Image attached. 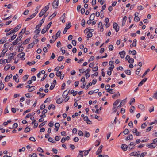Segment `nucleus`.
Returning <instances> with one entry per match:
<instances>
[{
    "label": "nucleus",
    "mask_w": 157,
    "mask_h": 157,
    "mask_svg": "<svg viewBox=\"0 0 157 157\" xmlns=\"http://www.w3.org/2000/svg\"><path fill=\"white\" fill-rule=\"evenodd\" d=\"M16 55V52H14L12 53H10V55H9V56L8 57V59H1L0 60V64H3V63H9L10 61L12 60V59L14 57V56Z\"/></svg>",
    "instance_id": "nucleus-1"
},
{
    "label": "nucleus",
    "mask_w": 157,
    "mask_h": 157,
    "mask_svg": "<svg viewBox=\"0 0 157 157\" xmlns=\"http://www.w3.org/2000/svg\"><path fill=\"white\" fill-rule=\"evenodd\" d=\"M127 98L125 99L122 100L120 102V103L119 105L117 106V108H120L122 107L127 102Z\"/></svg>",
    "instance_id": "nucleus-2"
},
{
    "label": "nucleus",
    "mask_w": 157,
    "mask_h": 157,
    "mask_svg": "<svg viewBox=\"0 0 157 157\" xmlns=\"http://www.w3.org/2000/svg\"><path fill=\"white\" fill-rule=\"evenodd\" d=\"M157 146L156 143H153L151 144H148L147 145V147L148 148L153 149L155 148Z\"/></svg>",
    "instance_id": "nucleus-3"
},
{
    "label": "nucleus",
    "mask_w": 157,
    "mask_h": 157,
    "mask_svg": "<svg viewBox=\"0 0 157 157\" xmlns=\"http://www.w3.org/2000/svg\"><path fill=\"white\" fill-rule=\"evenodd\" d=\"M113 28L115 30L116 32H117L119 31V26H118V24L115 22L113 23Z\"/></svg>",
    "instance_id": "nucleus-4"
},
{
    "label": "nucleus",
    "mask_w": 157,
    "mask_h": 157,
    "mask_svg": "<svg viewBox=\"0 0 157 157\" xmlns=\"http://www.w3.org/2000/svg\"><path fill=\"white\" fill-rule=\"evenodd\" d=\"M25 53L24 52H21L19 53L18 55V57L19 58H21V60H25V58L24 57L25 56Z\"/></svg>",
    "instance_id": "nucleus-5"
},
{
    "label": "nucleus",
    "mask_w": 157,
    "mask_h": 157,
    "mask_svg": "<svg viewBox=\"0 0 157 157\" xmlns=\"http://www.w3.org/2000/svg\"><path fill=\"white\" fill-rule=\"evenodd\" d=\"M103 147V146L102 145H101L99 146L98 149L96 152V155H98L99 154L101 153V152L102 151V149Z\"/></svg>",
    "instance_id": "nucleus-6"
},
{
    "label": "nucleus",
    "mask_w": 157,
    "mask_h": 157,
    "mask_svg": "<svg viewBox=\"0 0 157 157\" xmlns=\"http://www.w3.org/2000/svg\"><path fill=\"white\" fill-rule=\"evenodd\" d=\"M58 0H55L52 3V6L54 8H57L58 7Z\"/></svg>",
    "instance_id": "nucleus-7"
},
{
    "label": "nucleus",
    "mask_w": 157,
    "mask_h": 157,
    "mask_svg": "<svg viewBox=\"0 0 157 157\" xmlns=\"http://www.w3.org/2000/svg\"><path fill=\"white\" fill-rule=\"evenodd\" d=\"M132 132L133 133L135 134L136 136H139L140 135V133L138 131L137 129L136 128L132 130Z\"/></svg>",
    "instance_id": "nucleus-8"
},
{
    "label": "nucleus",
    "mask_w": 157,
    "mask_h": 157,
    "mask_svg": "<svg viewBox=\"0 0 157 157\" xmlns=\"http://www.w3.org/2000/svg\"><path fill=\"white\" fill-rule=\"evenodd\" d=\"M71 26V25L70 23L68 24V25H66V27L64 29V31L63 32V34H65L66 33L67 30Z\"/></svg>",
    "instance_id": "nucleus-9"
},
{
    "label": "nucleus",
    "mask_w": 157,
    "mask_h": 157,
    "mask_svg": "<svg viewBox=\"0 0 157 157\" xmlns=\"http://www.w3.org/2000/svg\"><path fill=\"white\" fill-rule=\"evenodd\" d=\"M70 91V90L68 91H67V90H66L64 91L62 94V96L63 98H65L66 97H67V96H68V94L69 93V92Z\"/></svg>",
    "instance_id": "nucleus-10"
},
{
    "label": "nucleus",
    "mask_w": 157,
    "mask_h": 157,
    "mask_svg": "<svg viewBox=\"0 0 157 157\" xmlns=\"http://www.w3.org/2000/svg\"><path fill=\"white\" fill-rule=\"evenodd\" d=\"M133 136L132 134H129L126 138L125 140L126 141L133 140Z\"/></svg>",
    "instance_id": "nucleus-11"
},
{
    "label": "nucleus",
    "mask_w": 157,
    "mask_h": 157,
    "mask_svg": "<svg viewBox=\"0 0 157 157\" xmlns=\"http://www.w3.org/2000/svg\"><path fill=\"white\" fill-rule=\"evenodd\" d=\"M147 78H145L141 81L138 85V86H141L147 80Z\"/></svg>",
    "instance_id": "nucleus-12"
},
{
    "label": "nucleus",
    "mask_w": 157,
    "mask_h": 157,
    "mask_svg": "<svg viewBox=\"0 0 157 157\" xmlns=\"http://www.w3.org/2000/svg\"><path fill=\"white\" fill-rule=\"evenodd\" d=\"M119 54L120 55V57L121 58H124L125 54V52L124 51H123L121 52H120L119 53Z\"/></svg>",
    "instance_id": "nucleus-13"
},
{
    "label": "nucleus",
    "mask_w": 157,
    "mask_h": 157,
    "mask_svg": "<svg viewBox=\"0 0 157 157\" xmlns=\"http://www.w3.org/2000/svg\"><path fill=\"white\" fill-rule=\"evenodd\" d=\"M21 25L20 24L18 25L16 27H15L13 29V30L14 31V32H15L19 30V29L21 28Z\"/></svg>",
    "instance_id": "nucleus-14"
},
{
    "label": "nucleus",
    "mask_w": 157,
    "mask_h": 157,
    "mask_svg": "<svg viewBox=\"0 0 157 157\" xmlns=\"http://www.w3.org/2000/svg\"><path fill=\"white\" fill-rule=\"evenodd\" d=\"M128 147V146L125 144H122L121 147V148L124 151L127 150Z\"/></svg>",
    "instance_id": "nucleus-15"
},
{
    "label": "nucleus",
    "mask_w": 157,
    "mask_h": 157,
    "mask_svg": "<svg viewBox=\"0 0 157 157\" xmlns=\"http://www.w3.org/2000/svg\"><path fill=\"white\" fill-rule=\"evenodd\" d=\"M84 151H79V153L77 157H83V152Z\"/></svg>",
    "instance_id": "nucleus-16"
},
{
    "label": "nucleus",
    "mask_w": 157,
    "mask_h": 157,
    "mask_svg": "<svg viewBox=\"0 0 157 157\" xmlns=\"http://www.w3.org/2000/svg\"><path fill=\"white\" fill-rule=\"evenodd\" d=\"M7 49H3L1 54V56L2 57H4L5 53L7 52Z\"/></svg>",
    "instance_id": "nucleus-17"
},
{
    "label": "nucleus",
    "mask_w": 157,
    "mask_h": 157,
    "mask_svg": "<svg viewBox=\"0 0 157 157\" xmlns=\"http://www.w3.org/2000/svg\"><path fill=\"white\" fill-rule=\"evenodd\" d=\"M45 12H45L44 10L42 9L39 14V17H42L45 13Z\"/></svg>",
    "instance_id": "nucleus-18"
},
{
    "label": "nucleus",
    "mask_w": 157,
    "mask_h": 157,
    "mask_svg": "<svg viewBox=\"0 0 157 157\" xmlns=\"http://www.w3.org/2000/svg\"><path fill=\"white\" fill-rule=\"evenodd\" d=\"M63 101V99L62 98H59L56 100V103L57 104H60Z\"/></svg>",
    "instance_id": "nucleus-19"
},
{
    "label": "nucleus",
    "mask_w": 157,
    "mask_h": 157,
    "mask_svg": "<svg viewBox=\"0 0 157 157\" xmlns=\"http://www.w3.org/2000/svg\"><path fill=\"white\" fill-rule=\"evenodd\" d=\"M35 86H30V88L28 89V91L29 92H31L32 91L34 90H35Z\"/></svg>",
    "instance_id": "nucleus-20"
},
{
    "label": "nucleus",
    "mask_w": 157,
    "mask_h": 157,
    "mask_svg": "<svg viewBox=\"0 0 157 157\" xmlns=\"http://www.w3.org/2000/svg\"><path fill=\"white\" fill-rule=\"evenodd\" d=\"M93 34L91 32H89L87 35V37L88 38L87 39V40H89V38H91Z\"/></svg>",
    "instance_id": "nucleus-21"
},
{
    "label": "nucleus",
    "mask_w": 157,
    "mask_h": 157,
    "mask_svg": "<svg viewBox=\"0 0 157 157\" xmlns=\"http://www.w3.org/2000/svg\"><path fill=\"white\" fill-rule=\"evenodd\" d=\"M17 37V35H13V36H12L9 39V41L10 42H11L12 41L14 40Z\"/></svg>",
    "instance_id": "nucleus-22"
},
{
    "label": "nucleus",
    "mask_w": 157,
    "mask_h": 157,
    "mask_svg": "<svg viewBox=\"0 0 157 157\" xmlns=\"http://www.w3.org/2000/svg\"><path fill=\"white\" fill-rule=\"evenodd\" d=\"M30 40V38H27L23 42L22 44H26L29 42Z\"/></svg>",
    "instance_id": "nucleus-23"
},
{
    "label": "nucleus",
    "mask_w": 157,
    "mask_h": 157,
    "mask_svg": "<svg viewBox=\"0 0 157 157\" xmlns=\"http://www.w3.org/2000/svg\"><path fill=\"white\" fill-rule=\"evenodd\" d=\"M120 102V100L119 99H117L116 100L113 104V106H117V105Z\"/></svg>",
    "instance_id": "nucleus-24"
},
{
    "label": "nucleus",
    "mask_w": 157,
    "mask_h": 157,
    "mask_svg": "<svg viewBox=\"0 0 157 157\" xmlns=\"http://www.w3.org/2000/svg\"><path fill=\"white\" fill-rule=\"evenodd\" d=\"M130 156H139L140 155V154H138L137 152H134L131 153L130 154Z\"/></svg>",
    "instance_id": "nucleus-25"
},
{
    "label": "nucleus",
    "mask_w": 157,
    "mask_h": 157,
    "mask_svg": "<svg viewBox=\"0 0 157 157\" xmlns=\"http://www.w3.org/2000/svg\"><path fill=\"white\" fill-rule=\"evenodd\" d=\"M61 33V31L60 30L58 31L56 34L55 40H56L59 36L60 35Z\"/></svg>",
    "instance_id": "nucleus-26"
},
{
    "label": "nucleus",
    "mask_w": 157,
    "mask_h": 157,
    "mask_svg": "<svg viewBox=\"0 0 157 157\" xmlns=\"http://www.w3.org/2000/svg\"><path fill=\"white\" fill-rule=\"evenodd\" d=\"M41 6H39L36 7V9L35 10L36 12L34 13L36 15L38 13V10L40 9V8L41 7Z\"/></svg>",
    "instance_id": "nucleus-27"
},
{
    "label": "nucleus",
    "mask_w": 157,
    "mask_h": 157,
    "mask_svg": "<svg viewBox=\"0 0 157 157\" xmlns=\"http://www.w3.org/2000/svg\"><path fill=\"white\" fill-rule=\"evenodd\" d=\"M52 108L53 110H54L55 109V105L53 104H51L50 105L48 106V109L50 110Z\"/></svg>",
    "instance_id": "nucleus-28"
},
{
    "label": "nucleus",
    "mask_w": 157,
    "mask_h": 157,
    "mask_svg": "<svg viewBox=\"0 0 157 157\" xmlns=\"http://www.w3.org/2000/svg\"><path fill=\"white\" fill-rule=\"evenodd\" d=\"M107 92L111 94L114 93V90L112 89H109L107 90Z\"/></svg>",
    "instance_id": "nucleus-29"
},
{
    "label": "nucleus",
    "mask_w": 157,
    "mask_h": 157,
    "mask_svg": "<svg viewBox=\"0 0 157 157\" xmlns=\"http://www.w3.org/2000/svg\"><path fill=\"white\" fill-rule=\"evenodd\" d=\"M95 17V14L94 13L92 14L90 16L89 19L90 20H93L94 19Z\"/></svg>",
    "instance_id": "nucleus-30"
},
{
    "label": "nucleus",
    "mask_w": 157,
    "mask_h": 157,
    "mask_svg": "<svg viewBox=\"0 0 157 157\" xmlns=\"http://www.w3.org/2000/svg\"><path fill=\"white\" fill-rule=\"evenodd\" d=\"M49 3H48V5H47L45 7H44L43 9V10H44L45 12H46L49 9Z\"/></svg>",
    "instance_id": "nucleus-31"
},
{
    "label": "nucleus",
    "mask_w": 157,
    "mask_h": 157,
    "mask_svg": "<svg viewBox=\"0 0 157 157\" xmlns=\"http://www.w3.org/2000/svg\"><path fill=\"white\" fill-rule=\"evenodd\" d=\"M35 44L34 42H32L28 45V49L32 48Z\"/></svg>",
    "instance_id": "nucleus-32"
},
{
    "label": "nucleus",
    "mask_w": 157,
    "mask_h": 157,
    "mask_svg": "<svg viewBox=\"0 0 157 157\" xmlns=\"http://www.w3.org/2000/svg\"><path fill=\"white\" fill-rule=\"evenodd\" d=\"M6 41V40L5 38H3L0 40V44H2Z\"/></svg>",
    "instance_id": "nucleus-33"
},
{
    "label": "nucleus",
    "mask_w": 157,
    "mask_h": 157,
    "mask_svg": "<svg viewBox=\"0 0 157 157\" xmlns=\"http://www.w3.org/2000/svg\"><path fill=\"white\" fill-rule=\"evenodd\" d=\"M49 29H47V27L46 28H44V29H42L41 31V33L42 34H43L44 33L47 31H48Z\"/></svg>",
    "instance_id": "nucleus-34"
},
{
    "label": "nucleus",
    "mask_w": 157,
    "mask_h": 157,
    "mask_svg": "<svg viewBox=\"0 0 157 157\" xmlns=\"http://www.w3.org/2000/svg\"><path fill=\"white\" fill-rule=\"evenodd\" d=\"M120 95V94L119 92H118L117 93L115 94H114L112 96V98H115L116 97H118Z\"/></svg>",
    "instance_id": "nucleus-35"
},
{
    "label": "nucleus",
    "mask_w": 157,
    "mask_h": 157,
    "mask_svg": "<svg viewBox=\"0 0 157 157\" xmlns=\"http://www.w3.org/2000/svg\"><path fill=\"white\" fill-rule=\"evenodd\" d=\"M11 65L10 64H8L7 66H6L4 67V70L6 71L8 70L10 67Z\"/></svg>",
    "instance_id": "nucleus-36"
},
{
    "label": "nucleus",
    "mask_w": 157,
    "mask_h": 157,
    "mask_svg": "<svg viewBox=\"0 0 157 157\" xmlns=\"http://www.w3.org/2000/svg\"><path fill=\"white\" fill-rule=\"evenodd\" d=\"M137 40L136 39H134L133 40V43L132 44V46L135 47L136 45Z\"/></svg>",
    "instance_id": "nucleus-37"
},
{
    "label": "nucleus",
    "mask_w": 157,
    "mask_h": 157,
    "mask_svg": "<svg viewBox=\"0 0 157 157\" xmlns=\"http://www.w3.org/2000/svg\"><path fill=\"white\" fill-rule=\"evenodd\" d=\"M22 38V35H20L15 40L16 42L18 43L19 41L21 40V39Z\"/></svg>",
    "instance_id": "nucleus-38"
},
{
    "label": "nucleus",
    "mask_w": 157,
    "mask_h": 157,
    "mask_svg": "<svg viewBox=\"0 0 157 157\" xmlns=\"http://www.w3.org/2000/svg\"><path fill=\"white\" fill-rule=\"evenodd\" d=\"M138 107L140 109L142 110H144V106L142 104L139 105H138Z\"/></svg>",
    "instance_id": "nucleus-39"
},
{
    "label": "nucleus",
    "mask_w": 157,
    "mask_h": 157,
    "mask_svg": "<svg viewBox=\"0 0 157 157\" xmlns=\"http://www.w3.org/2000/svg\"><path fill=\"white\" fill-rule=\"evenodd\" d=\"M64 59L63 56H59L57 60L59 62L61 61L63 59Z\"/></svg>",
    "instance_id": "nucleus-40"
},
{
    "label": "nucleus",
    "mask_w": 157,
    "mask_h": 157,
    "mask_svg": "<svg viewBox=\"0 0 157 157\" xmlns=\"http://www.w3.org/2000/svg\"><path fill=\"white\" fill-rule=\"evenodd\" d=\"M119 108H117V107L116 106H113V108L112 109V110L114 112H116L117 110V109Z\"/></svg>",
    "instance_id": "nucleus-41"
},
{
    "label": "nucleus",
    "mask_w": 157,
    "mask_h": 157,
    "mask_svg": "<svg viewBox=\"0 0 157 157\" xmlns=\"http://www.w3.org/2000/svg\"><path fill=\"white\" fill-rule=\"evenodd\" d=\"M36 63V62L35 61H33L32 62H28L27 63V64L29 65V66H31L32 65H34Z\"/></svg>",
    "instance_id": "nucleus-42"
},
{
    "label": "nucleus",
    "mask_w": 157,
    "mask_h": 157,
    "mask_svg": "<svg viewBox=\"0 0 157 157\" xmlns=\"http://www.w3.org/2000/svg\"><path fill=\"white\" fill-rule=\"evenodd\" d=\"M30 130V128H29V127H27L25 128L24 132L25 133H27L29 132Z\"/></svg>",
    "instance_id": "nucleus-43"
},
{
    "label": "nucleus",
    "mask_w": 157,
    "mask_h": 157,
    "mask_svg": "<svg viewBox=\"0 0 157 157\" xmlns=\"http://www.w3.org/2000/svg\"><path fill=\"white\" fill-rule=\"evenodd\" d=\"M90 149L89 150H87L86 151H84V156H86V155H87L89 153V151H90Z\"/></svg>",
    "instance_id": "nucleus-44"
},
{
    "label": "nucleus",
    "mask_w": 157,
    "mask_h": 157,
    "mask_svg": "<svg viewBox=\"0 0 157 157\" xmlns=\"http://www.w3.org/2000/svg\"><path fill=\"white\" fill-rule=\"evenodd\" d=\"M135 109V107L133 106H132L130 108V112L132 113H133V110Z\"/></svg>",
    "instance_id": "nucleus-45"
},
{
    "label": "nucleus",
    "mask_w": 157,
    "mask_h": 157,
    "mask_svg": "<svg viewBox=\"0 0 157 157\" xmlns=\"http://www.w3.org/2000/svg\"><path fill=\"white\" fill-rule=\"evenodd\" d=\"M81 25L83 27H85V21L84 19H82L81 21Z\"/></svg>",
    "instance_id": "nucleus-46"
},
{
    "label": "nucleus",
    "mask_w": 157,
    "mask_h": 157,
    "mask_svg": "<svg viewBox=\"0 0 157 157\" xmlns=\"http://www.w3.org/2000/svg\"><path fill=\"white\" fill-rule=\"evenodd\" d=\"M149 71L150 69L149 68L147 69L145 72L143 74L142 77H144Z\"/></svg>",
    "instance_id": "nucleus-47"
},
{
    "label": "nucleus",
    "mask_w": 157,
    "mask_h": 157,
    "mask_svg": "<svg viewBox=\"0 0 157 157\" xmlns=\"http://www.w3.org/2000/svg\"><path fill=\"white\" fill-rule=\"evenodd\" d=\"M144 7L141 5L137 7V9L138 10H142L144 9Z\"/></svg>",
    "instance_id": "nucleus-48"
},
{
    "label": "nucleus",
    "mask_w": 157,
    "mask_h": 157,
    "mask_svg": "<svg viewBox=\"0 0 157 157\" xmlns=\"http://www.w3.org/2000/svg\"><path fill=\"white\" fill-rule=\"evenodd\" d=\"M128 125L131 128L133 127V123L132 121H130L128 124Z\"/></svg>",
    "instance_id": "nucleus-49"
},
{
    "label": "nucleus",
    "mask_w": 157,
    "mask_h": 157,
    "mask_svg": "<svg viewBox=\"0 0 157 157\" xmlns=\"http://www.w3.org/2000/svg\"><path fill=\"white\" fill-rule=\"evenodd\" d=\"M78 134L79 136H82L83 135V134L82 132L80 130H79L78 131Z\"/></svg>",
    "instance_id": "nucleus-50"
},
{
    "label": "nucleus",
    "mask_w": 157,
    "mask_h": 157,
    "mask_svg": "<svg viewBox=\"0 0 157 157\" xmlns=\"http://www.w3.org/2000/svg\"><path fill=\"white\" fill-rule=\"evenodd\" d=\"M140 20V19L139 17H135L134 18V20L136 22H138Z\"/></svg>",
    "instance_id": "nucleus-51"
},
{
    "label": "nucleus",
    "mask_w": 157,
    "mask_h": 157,
    "mask_svg": "<svg viewBox=\"0 0 157 157\" xmlns=\"http://www.w3.org/2000/svg\"><path fill=\"white\" fill-rule=\"evenodd\" d=\"M125 73L129 75H130L131 74V71L130 70H127L125 71Z\"/></svg>",
    "instance_id": "nucleus-52"
},
{
    "label": "nucleus",
    "mask_w": 157,
    "mask_h": 157,
    "mask_svg": "<svg viewBox=\"0 0 157 157\" xmlns=\"http://www.w3.org/2000/svg\"><path fill=\"white\" fill-rule=\"evenodd\" d=\"M26 31V28H25L23 29L19 33V35H21V34L22 33L23 34Z\"/></svg>",
    "instance_id": "nucleus-53"
},
{
    "label": "nucleus",
    "mask_w": 157,
    "mask_h": 157,
    "mask_svg": "<svg viewBox=\"0 0 157 157\" xmlns=\"http://www.w3.org/2000/svg\"><path fill=\"white\" fill-rule=\"evenodd\" d=\"M134 60L133 58H130L128 60V62L130 63H133L134 62Z\"/></svg>",
    "instance_id": "nucleus-54"
},
{
    "label": "nucleus",
    "mask_w": 157,
    "mask_h": 157,
    "mask_svg": "<svg viewBox=\"0 0 157 157\" xmlns=\"http://www.w3.org/2000/svg\"><path fill=\"white\" fill-rule=\"evenodd\" d=\"M60 126V124L59 123H56L55 124V127L56 128H59Z\"/></svg>",
    "instance_id": "nucleus-55"
},
{
    "label": "nucleus",
    "mask_w": 157,
    "mask_h": 157,
    "mask_svg": "<svg viewBox=\"0 0 157 157\" xmlns=\"http://www.w3.org/2000/svg\"><path fill=\"white\" fill-rule=\"evenodd\" d=\"M98 75V72H95L94 74H92L91 75V77L92 78H93L94 76H97Z\"/></svg>",
    "instance_id": "nucleus-56"
},
{
    "label": "nucleus",
    "mask_w": 157,
    "mask_h": 157,
    "mask_svg": "<svg viewBox=\"0 0 157 157\" xmlns=\"http://www.w3.org/2000/svg\"><path fill=\"white\" fill-rule=\"evenodd\" d=\"M129 132V130L128 129H125L123 131V133L125 134H127Z\"/></svg>",
    "instance_id": "nucleus-57"
},
{
    "label": "nucleus",
    "mask_w": 157,
    "mask_h": 157,
    "mask_svg": "<svg viewBox=\"0 0 157 157\" xmlns=\"http://www.w3.org/2000/svg\"><path fill=\"white\" fill-rule=\"evenodd\" d=\"M37 150L39 152H41V153L44 152V151H43V150L40 147H38Z\"/></svg>",
    "instance_id": "nucleus-58"
},
{
    "label": "nucleus",
    "mask_w": 157,
    "mask_h": 157,
    "mask_svg": "<svg viewBox=\"0 0 157 157\" xmlns=\"http://www.w3.org/2000/svg\"><path fill=\"white\" fill-rule=\"evenodd\" d=\"M92 82L89 83V84L87 85H86L85 87L86 89H88L90 86H92Z\"/></svg>",
    "instance_id": "nucleus-59"
},
{
    "label": "nucleus",
    "mask_w": 157,
    "mask_h": 157,
    "mask_svg": "<svg viewBox=\"0 0 157 157\" xmlns=\"http://www.w3.org/2000/svg\"><path fill=\"white\" fill-rule=\"evenodd\" d=\"M17 126L18 124L16 123H14L13 124L12 128H16L17 127Z\"/></svg>",
    "instance_id": "nucleus-60"
},
{
    "label": "nucleus",
    "mask_w": 157,
    "mask_h": 157,
    "mask_svg": "<svg viewBox=\"0 0 157 157\" xmlns=\"http://www.w3.org/2000/svg\"><path fill=\"white\" fill-rule=\"evenodd\" d=\"M23 85L24 84H20L16 86V88H21L22 87Z\"/></svg>",
    "instance_id": "nucleus-61"
},
{
    "label": "nucleus",
    "mask_w": 157,
    "mask_h": 157,
    "mask_svg": "<svg viewBox=\"0 0 157 157\" xmlns=\"http://www.w3.org/2000/svg\"><path fill=\"white\" fill-rule=\"evenodd\" d=\"M60 139V137L59 136H57L55 137V139L56 141H58Z\"/></svg>",
    "instance_id": "nucleus-62"
},
{
    "label": "nucleus",
    "mask_w": 157,
    "mask_h": 157,
    "mask_svg": "<svg viewBox=\"0 0 157 157\" xmlns=\"http://www.w3.org/2000/svg\"><path fill=\"white\" fill-rule=\"evenodd\" d=\"M113 48H114L113 46V45H109V49L110 51L113 50Z\"/></svg>",
    "instance_id": "nucleus-63"
},
{
    "label": "nucleus",
    "mask_w": 157,
    "mask_h": 157,
    "mask_svg": "<svg viewBox=\"0 0 157 157\" xmlns=\"http://www.w3.org/2000/svg\"><path fill=\"white\" fill-rule=\"evenodd\" d=\"M153 97L157 100V91L154 94Z\"/></svg>",
    "instance_id": "nucleus-64"
}]
</instances>
